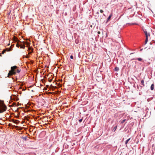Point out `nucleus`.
<instances>
[{
    "label": "nucleus",
    "mask_w": 155,
    "mask_h": 155,
    "mask_svg": "<svg viewBox=\"0 0 155 155\" xmlns=\"http://www.w3.org/2000/svg\"><path fill=\"white\" fill-rule=\"evenodd\" d=\"M15 96V98H16V97L15 95V96Z\"/></svg>",
    "instance_id": "473e14b6"
},
{
    "label": "nucleus",
    "mask_w": 155,
    "mask_h": 155,
    "mask_svg": "<svg viewBox=\"0 0 155 155\" xmlns=\"http://www.w3.org/2000/svg\"><path fill=\"white\" fill-rule=\"evenodd\" d=\"M143 31L144 32L145 34V35L146 37H148V33L147 31L146 30H144Z\"/></svg>",
    "instance_id": "9d476101"
},
{
    "label": "nucleus",
    "mask_w": 155,
    "mask_h": 155,
    "mask_svg": "<svg viewBox=\"0 0 155 155\" xmlns=\"http://www.w3.org/2000/svg\"><path fill=\"white\" fill-rule=\"evenodd\" d=\"M154 85L153 84H152L150 87V89L151 90H153L154 89Z\"/></svg>",
    "instance_id": "9b49d317"
},
{
    "label": "nucleus",
    "mask_w": 155,
    "mask_h": 155,
    "mask_svg": "<svg viewBox=\"0 0 155 155\" xmlns=\"http://www.w3.org/2000/svg\"><path fill=\"white\" fill-rule=\"evenodd\" d=\"M27 137L26 136V137H23L22 138L23 140H27Z\"/></svg>",
    "instance_id": "a211bd4d"
},
{
    "label": "nucleus",
    "mask_w": 155,
    "mask_h": 155,
    "mask_svg": "<svg viewBox=\"0 0 155 155\" xmlns=\"http://www.w3.org/2000/svg\"><path fill=\"white\" fill-rule=\"evenodd\" d=\"M5 49L6 51H11L12 50V48L11 47H10L9 48H6Z\"/></svg>",
    "instance_id": "1a4fd4ad"
},
{
    "label": "nucleus",
    "mask_w": 155,
    "mask_h": 155,
    "mask_svg": "<svg viewBox=\"0 0 155 155\" xmlns=\"http://www.w3.org/2000/svg\"><path fill=\"white\" fill-rule=\"evenodd\" d=\"M52 116L54 117V115H53Z\"/></svg>",
    "instance_id": "37998d69"
},
{
    "label": "nucleus",
    "mask_w": 155,
    "mask_h": 155,
    "mask_svg": "<svg viewBox=\"0 0 155 155\" xmlns=\"http://www.w3.org/2000/svg\"><path fill=\"white\" fill-rule=\"evenodd\" d=\"M70 58L71 59H73V56L71 55L70 56Z\"/></svg>",
    "instance_id": "5701e85b"
},
{
    "label": "nucleus",
    "mask_w": 155,
    "mask_h": 155,
    "mask_svg": "<svg viewBox=\"0 0 155 155\" xmlns=\"http://www.w3.org/2000/svg\"><path fill=\"white\" fill-rule=\"evenodd\" d=\"M52 81V79H49L48 81H49L50 82H51V81Z\"/></svg>",
    "instance_id": "a878e982"
},
{
    "label": "nucleus",
    "mask_w": 155,
    "mask_h": 155,
    "mask_svg": "<svg viewBox=\"0 0 155 155\" xmlns=\"http://www.w3.org/2000/svg\"><path fill=\"white\" fill-rule=\"evenodd\" d=\"M22 114H23V115H24V114H23V113H22Z\"/></svg>",
    "instance_id": "a19ab883"
},
{
    "label": "nucleus",
    "mask_w": 155,
    "mask_h": 155,
    "mask_svg": "<svg viewBox=\"0 0 155 155\" xmlns=\"http://www.w3.org/2000/svg\"><path fill=\"white\" fill-rule=\"evenodd\" d=\"M20 70H19V69H17V73H19L20 72Z\"/></svg>",
    "instance_id": "4be33fe9"
},
{
    "label": "nucleus",
    "mask_w": 155,
    "mask_h": 155,
    "mask_svg": "<svg viewBox=\"0 0 155 155\" xmlns=\"http://www.w3.org/2000/svg\"><path fill=\"white\" fill-rule=\"evenodd\" d=\"M26 43L27 44L28 46V45L30 44V43H28V42L26 41H22V43L21 44L20 46V48L23 49L25 48V45Z\"/></svg>",
    "instance_id": "7ed1b4c3"
},
{
    "label": "nucleus",
    "mask_w": 155,
    "mask_h": 155,
    "mask_svg": "<svg viewBox=\"0 0 155 155\" xmlns=\"http://www.w3.org/2000/svg\"><path fill=\"white\" fill-rule=\"evenodd\" d=\"M17 68V66H14L13 67H12L11 68V71H10L8 74V77H9V75H11L12 74H15V72L14 71V70L15 69Z\"/></svg>",
    "instance_id": "f03ea898"
},
{
    "label": "nucleus",
    "mask_w": 155,
    "mask_h": 155,
    "mask_svg": "<svg viewBox=\"0 0 155 155\" xmlns=\"http://www.w3.org/2000/svg\"><path fill=\"white\" fill-rule=\"evenodd\" d=\"M142 50H143V49H140V51H141Z\"/></svg>",
    "instance_id": "2f4dec72"
},
{
    "label": "nucleus",
    "mask_w": 155,
    "mask_h": 155,
    "mask_svg": "<svg viewBox=\"0 0 155 155\" xmlns=\"http://www.w3.org/2000/svg\"><path fill=\"white\" fill-rule=\"evenodd\" d=\"M22 114H23V115H24V114H23V113H22Z\"/></svg>",
    "instance_id": "ea45409f"
},
{
    "label": "nucleus",
    "mask_w": 155,
    "mask_h": 155,
    "mask_svg": "<svg viewBox=\"0 0 155 155\" xmlns=\"http://www.w3.org/2000/svg\"><path fill=\"white\" fill-rule=\"evenodd\" d=\"M126 120V119H124V120H123L122 121H121V123H124Z\"/></svg>",
    "instance_id": "aec40b11"
},
{
    "label": "nucleus",
    "mask_w": 155,
    "mask_h": 155,
    "mask_svg": "<svg viewBox=\"0 0 155 155\" xmlns=\"http://www.w3.org/2000/svg\"><path fill=\"white\" fill-rule=\"evenodd\" d=\"M82 119H81L79 120V121L80 122H82Z\"/></svg>",
    "instance_id": "393cba45"
},
{
    "label": "nucleus",
    "mask_w": 155,
    "mask_h": 155,
    "mask_svg": "<svg viewBox=\"0 0 155 155\" xmlns=\"http://www.w3.org/2000/svg\"><path fill=\"white\" fill-rule=\"evenodd\" d=\"M148 40V37H146V40L145 42V44H146L147 43Z\"/></svg>",
    "instance_id": "2eb2a0df"
},
{
    "label": "nucleus",
    "mask_w": 155,
    "mask_h": 155,
    "mask_svg": "<svg viewBox=\"0 0 155 155\" xmlns=\"http://www.w3.org/2000/svg\"><path fill=\"white\" fill-rule=\"evenodd\" d=\"M137 88L138 89H139V87L138 86H137Z\"/></svg>",
    "instance_id": "c85d7f7f"
},
{
    "label": "nucleus",
    "mask_w": 155,
    "mask_h": 155,
    "mask_svg": "<svg viewBox=\"0 0 155 155\" xmlns=\"http://www.w3.org/2000/svg\"><path fill=\"white\" fill-rule=\"evenodd\" d=\"M16 117V118H18V117Z\"/></svg>",
    "instance_id": "79ce46f5"
},
{
    "label": "nucleus",
    "mask_w": 155,
    "mask_h": 155,
    "mask_svg": "<svg viewBox=\"0 0 155 155\" xmlns=\"http://www.w3.org/2000/svg\"><path fill=\"white\" fill-rule=\"evenodd\" d=\"M7 108L6 107L3 103L0 104V113H2L5 111Z\"/></svg>",
    "instance_id": "f257e3e1"
},
{
    "label": "nucleus",
    "mask_w": 155,
    "mask_h": 155,
    "mask_svg": "<svg viewBox=\"0 0 155 155\" xmlns=\"http://www.w3.org/2000/svg\"><path fill=\"white\" fill-rule=\"evenodd\" d=\"M133 54V53H131L130 54Z\"/></svg>",
    "instance_id": "72a5a7b5"
},
{
    "label": "nucleus",
    "mask_w": 155,
    "mask_h": 155,
    "mask_svg": "<svg viewBox=\"0 0 155 155\" xmlns=\"http://www.w3.org/2000/svg\"><path fill=\"white\" fill-rule=\"evenodd\" d=\"M107 36V34H106V36Z\"/></svg>",
    "instance_id": "4c0bfd02"
},
{
    "label": "nucleus",
    "mask_w": 155,
    "mask_h": 155,
    "mask_svg": "<svg viewBox=\"0 0 155 155\" xmlns=\"http://www.w3.org/2000/svg\"><path fill=\"white\" fill-rule=\"evenodd\" d=\"M130 138L126 140L125 143V144H127L128 143V142L130 140Z\"/></svg>",
    "instance_id": "4468645a"
},
{
    "label": "nucleus",
    "mask_w": 155,
    "mask_h": 155,
    "mask_svg": "<svg viewBox=\"0 0 155 155\" xmlns=\"http://www.w3.org/2000/svg\"><path fill=\"white\" fill-rule=\"evenodd\" d=\"M142 86H140V87H141L140 89H141V88H142Z\"/></svg>",
    "instance_id": "7c9ffc66"
},
{
    "label": "nucleus",
    "mask_w": 155,
    "mask_h": 155,
    "mask_svg": "<svg viewBox=\"0 0 155 155\" xmlns=\"http://www.w3.org/2000/svg\"><path fill=\"white\" fill-rule=\"evenodd\" d=\"M148 35H149V36H150V34H149H149H148Z\"/></svg>",
    "instance_id": "f704fd0d"
},
{
    "label": "nucleus",
    "mask_w": 155,
    "mask_h": 155,
    "mask_svg": "<svg viewBox=\"0 0 155 155\" xmlns=\"http://www.w3.org/2000/svg\"><path fill=\"white\" fill-rule=\"evenodd\" d=\"M25 118V119H26V120H28V117H24Z\"/></svg>",
    "instance_id": "412c9836"
},
{
    "label": "nucleus",
    "mask_w": 155,
    "mask_h": 155,
    "mask_svg": "<svg viewBox=\"0 0 155 155\" xmlns=\"http://www.w3.org/2000/svg\"><path fill=\"white\" fill-rule=\"evenodd\" d=\"M141 84L143 85V86H144V81L143 80H141Z\"/></svg>",
    "instance_id": "f3484780"
},
{
    "label": "nucleus",
    "mask_w": 155,
    "mask_h": 155,
    "mask_svg": "<svg viewBox=\"0 0 155 155\" xmlns=\"http://www.w3.org/2000/svg\"><path fill=\"white\" fill-rule=\"evenodd\" d=\"M9 116V117H10V116H11V115H10Z\"/></svg>",
    "instance_id": "58836bf2"
},
{
    "label": "nucleus",
    "mask_w": 155,
    "mask_h": 155,
    "mask_svg": "<svg viewBox=\"0 0 155 155\" xmlns=\"http://www.w3.org/2000/svg\"><path fill=\"white\" fill-rule=\"evenodd\" d=\"M119 70V68L117 67H116L114 69V70L116 71H118Z\"/></svg>",
    "instance_id": "f8f14e48"
},
{
    "label": "nucleus",
    "mask_w": 155,
    "mask_h": 155,
    "mask_svg": "<svg viewBox=\"0 0 155 155\" xmlns=\"http://www.w3.org/2000/svg\"><path fill=\"white\" fill-rule=\"evenodd\" d=\"M25 116L28 117V115H27L26 116L25 115Z\"/></svg>",
    "instance_id": "c756f323"
},
{
    "label": "nucleus",
    "mask_w": 155,
    "mask_h": 155,
    "mask_svg": "<svg viewBox=\"0 0 155 155\" xmlns=\"http://www.w3.org/2000/svg\"><path fill=\"white\" fill-rule=\"evenodd\" d=\"M10 120L11 121H12L14 122V123H15L16 124H18L19 122V121L18 120H15L14 119L12 118H10Z\"/></svg>",
    "instance_id": "423d86ee"
},
{
    "label": "nucleus",
    "mask_w": 155,
    "mask_h": 155,
    "mask_svg": "<svg viewBox=\"0 0 155 155\" xmlns=\"http://www.w3.org/2000/svg\"><path fill=\"white\" fill-rule=\"evenodd\" d=\"M51 88L53 90H54L55 88H56V87H54L52 85H51L50 86Z\"/></svg>",
    "instance_id": "dca6fc26"
},
{
    "label": "nucleus",
    "mask_w": 155,
    "mask_h": 155,
    "mask_svg": "<svg viewBox=\"0 0 155 155\" xmlns=\"http://www.w3.org/2000/svg\"><path fill=\"white\" fill-rule=\"evenodd\" d=\"M14 116L16 117V116Z\"/></svg>",
    "instance_id": "e433bc0d"
},
{
    "label": "nucleus",
    "mask_w": 155,
    "mask_h": 155,
    "mask_svg": "<svg viewBox=\"0 0 155 155\" xmlns=\"http://www.w3.org/2000/svg\"><path fill=\"white\" fill-rule=\"evenodd\" d=\"M100 33H101V32H100V31H98L97 32V34H100Z\"/></svg>",
    "instance_id": "bb28decb"
},
{
    "label": "nucleus",
    "mask_w": 155,
    "mask_h": 155,
    "mask_svg": "<svg viewBox=\"0 0 155 155\" xmlns=\"http://www.w3.org/2000/svg\"><path fill=\"white\" fill-rule=\"evenodd\" d=\"M98 13H99L98 12H97V14H98Z\"/></svg>",
    "instance_id": "c9c22d12"
},
{
    "label": "nucleus",
    "mask_w": 155,
    "mask_h": 155,
    "mask_svg": "<svg viewBox=\"0 0 155 155\" xmlns=\"http://www.w3.org/2000/svg\"><path fill=\"white\" fill-rule=\"evenodd\" d=\"M117 126H115L113 129L112 130V131L114 132H115V130H116L117 128Z\"/></svg>",
    "instance_id": "ddd939ff"
},
{
    "label": "nucleus",
    "mask_w": 155,
    "mask_h": 155,
    "mask_svg": "<svg viewBox=\"0 0 155 155\" xmlns=\"http://www.w3.org/2000/svg\"><path fill=\"white\" fill-rule=\"evenodd\" d=\"M137 60L138 61H142V62H143V59L141 58H133L132 59V60Z\"/></svg>",
    "instance_id": "0eeeda50"
},
{
    "label": "nucleus",
    "mask_w": 155,
    "mask_h": 155,
    "mask_svg": "<svg viewBox=\"0 0 155 155\" xmlns=\"http://www.w3.org/2000/svg\"><path fill=\"white\" fill-rule=\"evenodd\" d=\"M6 51V50L5 49H4L2 52V54H4V53L5 52V51Z\"/></svg>",
    "instance_id": "6ab92c4d"
},
{
    "label": "nucleus",
    "mask_w": 155,
    "mask_h": 155,
    "mask_svg": "<svg viewBox=\"0 0 155 155\" xmlns=\"http://www.w3.org/2000/svg\"><path fill=\"white\" fill-rule=\"evenodd\" d=\"M14 100H15L16 101H18V99H16L15 100V99H14Z\"/></svg>",
    "instance_id": "cd10ccee"
},
{
    "label": "nucleus",
    "mask_w": 155,
    "mask_h": 155,
    "mask_svg": "<svg viewBox=\"0 0 155 155\" xmlns=\"http://www.w3.org/2000/svg\"><path fill=\"white\" fill-rule=\"evenodd\" d=\"M112 16V14L111 13L109 15V17H108V18H107V20L106 22V23H107L108 22V21L110 20V19L111 18Z\"/></svg>",
    "instance_id": "6e6552de"
},
{
    "label": "nucleus",
    "mask_w": 155,
    "mask_h": 155,
    "mask_svg": "<svg viewBox=\"0 0 155 155\" xmlns=\"http://www.w3.org/2000/svg\"><path fill=\"white\" fill-rule=\"evenodd\" d=\"M15 129L18 130H22L21 128L18 126H12Z\"/></svg>",
    "instance_id": "39448f33"
},
{
    "label": "nucleus",
    "mask_w": 155,
    "mask_h": 155,
    "mask_svg": "<svg viewBox=\"0 0 155 155\" xmlns=\"http://www.w3.org/2000/svg\"><path fill=\"white\" fill-rule=\"evenodd\" d=\"M15 39L16 40V41L17 42L16 46L19 48L21 44L22 43V41H20L19 40H18L17 38H16Z\"/></svg>",
    "instance_id": "20e7f679"
},
{
    "label": "nucleus",
    "mask_w": 155,
    "mask_h": 155,
    "mask_svg": "<svg viewBox=\"0 0 155 155\" xmlns=\"http://www.w3.org/2000/svg\"><path fill=\"white\" fill-rule=\"evenodd\" d=\"M100 12L101 13H102L103 12V11L102 10H100Z\"/></svg>",
    "instance_id": "b1692460"
}]
</instances>
